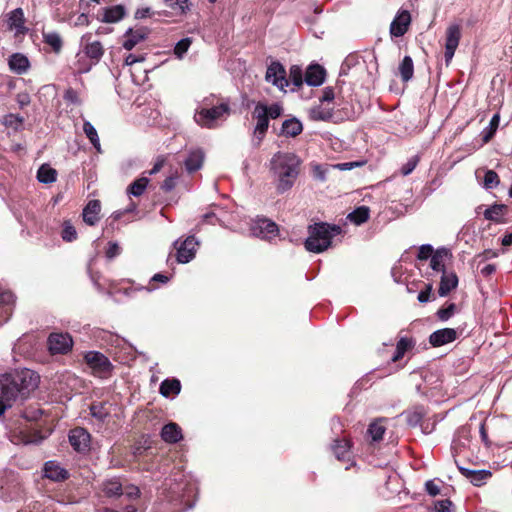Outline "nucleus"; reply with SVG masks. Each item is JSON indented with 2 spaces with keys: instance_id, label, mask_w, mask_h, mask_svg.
<instances>
[{
  "instance_id": "f257e3e1",
  "label": "nucleus",
  "mask_w": 512,
  "mask_h": 512,
  "mask_svg": "<svg viewBox=\"0 0 512 512\" xmlns=\"http://www.w3.org/2000/svg\"><path fill=\"white\" fill-rule=\"evenodd\" d=\"M39 384V375L30 369L0 375V416L18 399H25Z\"/></svg>"
},
{
  "instance_id": "f03ea898",
  "label": "nucleus",
  "mask_w": 512,
  "mask_h": 512,
  "mask_svg": "<svg viewBox=\"0 0 512 512\" xmlns=\"http://www.w3.org/2000/svg\"><path fill=\"white\" fill-rule=\"evenodd\" d=\"M301 161L297 155L290 152H277L270 160V170L276 181L279 193L290 190L298 175Z\"/></svg>"
},
{
  "instance_id": "7ed1b4c3",
  "label": "nucleus",
  "mask_w": 512,
  "mask_h": 512,
  "mask_svg": "<svg viewBox=\"0 0 512 512\" xmlns=\"http://www.w3.org/2000/svg\"><path fill=\"white\" fill-rule=\"evenodd\" d=\"M231 108L228 102L214 104V97L205 98L194 113L195 122L207 129L217 128L230 115Z\"/></svg>"
},
{
  "instance_id": "20e7f679",
  "label": "nucleus",
  "mask_w": 512,
  "mask_h": 512,
  "mask_svg": "<svg viewBox=\"0 0 512 512\" xmlns=\"http://www.w3.org/2000/svg\"><path fill=\"white\" fill-rule=\"evenodd\" d=\"M342 229L339 225L328 224L325 222L315 223L308 228V234L305 241V248L309 252L321 253L332 245V239L340 235Z\"/></svg>"
},
{
  "instance_id": "39448f33",
  "label": "nucleus",
  "mask_w": 512,
  "mask_h": 512,
  "mask_svg": "<svg viewBox=\"0 0 512 512\" xmlns=\"http://www.w3.org/2000/svg\"><path fill=\"white\" fill-rule=\"evenodd\" d=\"M84 359L94 376L99 378L111 376L113 365L104 354L97 351H89L85 354Z\"/></svg>"
},
{
  "instance_id": "423d86ee",
  "label": "nucleus",
  "mask_w": 512,
  "mask_h": 512,
  "mask_svg": "<svg viewBox=\"0 0 512 512\" xmlns=\"http://www.w3.org/2000/svg\"><path fill=\"white\" fill-rule=\"evenodd\" d=\"M266 111V104L258 102L252 112V118L256 120V126L254 128L253 143L255 146H259L266 135L269 127V117Z\"/></svg>"
},
{
  "instance_id": "0eeeda50",
  "label": "nucleus",
  "mask_w": 512,
  "mask_h": 512,
  "mask_svg": "<svg viewBox=\"0 0 512 512\" xmlns=\"http://www.w3.org/2000/svg\"><path fill=\"white\" fill-rule=\"evenodd\" d=\"M250 232L255 237L271 240L278 235V226L270 219L257 218L252 222Z\"/></svg>"
},
{
  "instance_id": "6e6552de",
  "label": "nucleus",
  "mask_w": 512,
  "mask_h": 512,
  "mask_svg": "<svg viewBox=\"0 0 512 512\" xmlns=\"http://www.w3.org/2000/svg\"><path fill=\"white\" fill-rule=\"evenodd\" d=\"M461 26L458 23L450 24L445 33V62L448 65L454 57L461 39Z\"/></svg>"
},
{
  "instance_id": "1a4fd4ad",
  "label": "nucleus",
  "mask_w": 512,
  "mask_h": 512,
  "mask_svg": "<svg viewBox=\"0 0 512 512\" xmlns=\"http://www.w3.org/2000/svg\"><path fill=\"white\" fill-rule=\"evenodd\" d=\"M265 79L281 91H285V88L289 85V81L286 77V70L284 66L277 61H273L268 66Z\"/></svg>"
},
{
  "instance_id": "9d476101",
  "label": "nucleus",
  "mask_w": 512,
  "mask_h": 512,
  "mask_svg": "<svg viewBox=\"0 0 512 512\" xmlns=\"http://www.w3.org/2000/svg\"><path fill=\"white\" fill-rule=\"evenodd\" d=\"M198 245L199 242L194 236L187 237L183 242L179 240L175 241L174 246L177 250V261L183 264L190 262L195 257Z\"/></svg>"
},
{
  "instance_id": "9b49d317",
  "label": "nucleus",
  "mask_w": 512,
  "mask_h": 512,
  "mask_svg": "<svg viewBox=\"0 0 512 512\" xmlns=\"http://www.w3.org/2000/svg\"><path fill=\"white\" fill-rule=\"evenodd\" d=\"M72 346L73 340L68 333H51L48 337V348L52 354H66Z\"/></svg>"
},
{
  "instance_id": "f8f14e48",
  "label": "nucleus",
  "mask_w": 512,
  "mask_h": 512,
  "mask_svg": "<svg viewBox=\"0 0 512 512\" xmlns=\"http://www.w3.org/2000/svg\"><path fill=\"white\" fill-rule=\"evenodd\" d=\"M90 434L81 427L74 428L69 433V442L73 449L85 453L90 449Z\"/></svg>"
},
{
  "instance_id": "ddd939ff",
  "label": "nucleus",
  "mask_w": 512,
  "mask_h": 512,
  "mask_svg": "<svg viewBox=\"0 0 512 512\" xmlns=\"http://www.w3.org/2000/svg\"><path fill=\"white\" fill-rule=\"evenodd\" d=\"M14 303L13 294L0 286V326L12 315Z\"/></svg>"
},
{
  "instance_id": "4468645a",
  "label": "nucleus",
  "mask_w": 512,
  "mask_h": 512,
  "mask_svg": "<svg viewBox=\"0 0 512 512\" xmlns=\"http://www.w3.org/2000/svg\"><path fill=\"white\" fill-rule=\"evenodd\" d=\"M8 28L15 32V35H24L27 32L25 18L22 8H16L7 15Z\"/></svg>"
},
{
  "instance_id": "2eb2a0df",
  "label": "nucleus",
  "mask_w": 512,
  "mask_h": 512,
  "mask_svg": "<svg viewBox=\"0 0 512 512\" xmlns=\"http://www.w3.org/2000/svg\"><path fill=\"white\" fill-rule=\"evenodd\" d=\"M91 33H86L81 38V43L84 44V53L91 60L98 62L103 56L104 49L99 41H90Z\"/></svg>"
},
{
  "instance_id": "dca6fc26",
  "label": "nucleus",
  "mask_w": 512,
  "mask_h": 512,
  "mask_svg": "<svg viewBox=\"0 0 512 512\" xmlns=\"http://www.w3.org/2000/svg\"><path fill=\"white\" fill-rule=\"evenodd\" d=\"M457 338V332L452 328H443L434 331L429 336V342L433 347H440L445 344L455 341Z\"/></svg>"
},
{
  "instance_id": "f3484780",
  "label": "nucleus",
  "mask_w": 512,
  "mask_h": 512,
  "mask_svg": "<svg viewBox=\"0 0 512 512\" xmlns=\"http://www.w3.org/2000/svg\"><path fill=\"white\" fill-rule=\"evenodd\" d=\"M460 473L467 478L473 485L481 486L485 484L492 476L489 470H472L462 466H458Z\"/></svg>"
},
{
  "instance_id": "a211bd4d",
  "label": "nucleus",
  "mask_w": 512,
  "mask_h": 512,
  "mask_svg": "<svg viewBox=\"0 0 512 512\" xmlns=\"http://www.w3.org/2000/svg\"><path fill=\"white\" fill-rule=\"evenodd\" d=\"M148 31L145 28L129 29L124 35L123 47L132 50L138 43L146 39Z\"/></svg>"
},
{
  "instance_id": "6ab92c4d",
  "label": "nucleus",
  "mask_w": 512,
  "mask_h": 512,
  "mask_svg": "<svg viewBox=\"0 0 512 512\" xmlns=\"http://www.w3.org/2000/svg\"><path fill=\"white\" fill-rule=\"evenodd\" d=\"M410 14L407 11L400 13L391 23L390 32L395 37L403 36L410 24Z\"/></svg>"
},
{
  "instance_id": "aec40b11",
  "label": "nucleus",
  "mask_w": 512,
  "mask_h": 512,
  "mask_svg": "<svg viewBox=\"0 0 512 512\" xmlns=\"http://www.w3.org/2000/svg\"><path fill=\"white\" fill-rule=\"evenodd\" d=\"M101 204L99 200H90L83 209V220L86 224L93 226L99 221Z\"/></svg>"
},
{
  "instance_id": "412c9836",
  "label": "nucleus",
  "mask_w": 512,
  "mask_h": 512,
  "mask_svg": "<svg viewBox=\"0 0 512 512\" xmlns=\"http://www.w3.org/2000/svg\"><path fill=\"white\" fill-rule=\"evenodd\" d=\"M44 476L53 481H62L68 477V472L56 461H48L44 466Z\"/></svg>"
},
{
  "instance_id": "4be33fe9",
  "label": "nucleus",
  "mask_w": 512,
  "mask_h": 512,
  "mask_svg": "<svg viewBox=\"0 0 512 512\" xmlns=\"http://www.w3.org/2000/svg\"><path fill=\"white\" fill-rule=\"evenodd\" d=\"M325 79V70L318 64L310 65L305 73V82L309 86H320Z\"/></svg>"
},
{
  "instance_id": "5701e85b",
  "label": "nucleus",
  "mask_w": 512,
  "mask_h": 512,
  "mask_svg": "<svg viewBox=\"0 0 512 512\" xmlns=\"http://www.w3.org/2000/svg\"><path fill=\"white\" fill-rule=\"evenodd\" d=\"M8 65L11 71L19 75L26 73L30 67L28 58L21 53L12 54L9 57Z\"/></svg>"
},
{
  "instance_id": "b1692460",
  "label": "nucleus",
  "mask_w": 512,
  "mask_h": 512,
  "mask_svg": "<svg viewBox=\"0 0 512 512\" xmlns=\"http://www.w3.org/2000/svg\"><path fill=\"white\" fill-rule=\"evenodd\" d=\"M458 285V277L454 272L443 271L438 293L441 297L447 296Z\"/></svg>"
},
{
  "instance_id": "393cba45",
  "label": "nucleus",
  "mask_w": 512,
  "mask_h": 512,
  "mask_svg": "<svg viewBox=\"0 0 512 512\" xmlns=\"http://www.w3.org/2000/svg\"><path fill=\"white\" fill-rule=\"evenodd\" d=\"M182 437V430L180 426L174 422L164 425L161 430V438L166 443H177L182 439Z\"/></svg>"
},
{
  "instance_id": "a878e982",
  "label": "nucleus",
  "mask_w": 512,
  "mask_h": 512,
  "mask_svg": "<svg viewBox=\"0 0 512 512\" xmlns=\"http://www.w3.org/2000/svg\"><path fill=\"white\" fill-rule=\"evenodd\" d=\"M124 16V7L121 5H115L112 7L104 8L102 16H99L98 19L104 23H116L123 19Z\"/></svg>"
},
{
  "instance_id": "bb28decb",
  "label": "nucleus",
  "mask_w": 512,
  "mask_h": 512,
  "mask_svg": "<svg viewBox=\"0 0 512 512\" xmlns=\"http://www.w3.org/2000/svg\"><path fill=\"white\" fill-rule=\"evenodd\" d=\"M204 153L200 149L189 152L184 161V166L189 173L199 170L203 165Z\"/></svg>"
},
{
  "instance_id": "cd10ccee",
  "label": "nucleus",
  "mask_w": 512,
  "mask_h": 512,
  "mask_svg": "<svg viewBox=\"0 0 512 512\" xmlns=\"http://www.w3.org/2000/svg\"><path fill=\"white\" fill-rule=\"evenodd\" d=\"M302 130V123L296 118L285 120L281 127V133L286 137H296L302 132Z\"/></svg>"
},
{
  "instance_id": "c85d7f7f",
  "label": "nucleus",
  "mask_w": 512,
  "mask_h": 512,
  "mask_svg": "<svg viewBox=\"0 0 512 512\" xmlns=\"http://www.w3.org/2000/svg\"><path fill=\"white\" fill-rule=\"evenodd\" d=\"M102 490L108 497L123 495V486L118 478L108 479L103 482Z\"/></svg>"
},
{
  "instance_id": "c756f323",
  "label": "nucleus",
  "mask_w": 512,
  "mask_h": 512,
  "mask_svg": "<svg viewBox=\"0 0 512 512\" xmlns=\"http://www.w3.org/2000/svg\"><path fill=\"white\" fill-rule=\"evenodd\" d=\"M180 390L181 384L177 379H165L160 385V394L164 397L178 395Z\"/></svg>"
},
{
  "instance_id": "7c9ffc66",
  "label": "nucleus",
  "mask_w": 512,
  "mask_h": 512,
  "mask_svg": "<svg viewBox=\"0 0 512 512\" xmlns=\"http://www.w3.org/2000/svg\"><path fill=\"white\" fill-rule=\"evenodd\" d=\"M37 179L44 184L53 183L57 179V171L48 164H43L37 171Z\"/></svg>"
},
{
  "instance_id": "2f4dec72",
  "label": "nucleus",
  "mask_w": 512,
  "mask_h": 512,
  "mask_svg": "<svg viewBox=\"0 0 512 512\" xmlns=\"http://www.w3.org/2000/svg\"><path fill=\"white\" fill-rule=\"evenodd\" d=\"M83 132L85 133L86 137L89 139L93 147L97 150V152H101V144L100 139L98 136V133L95 129V127L89 122L84 121L83 123Z\"/></svg>"
},
{
  "instance_id": "473e14b6",
  "label": "nucleus",
  "mask_w": 512,
  "mask_h": 512,
  "mask_svg": "<svg viewBox=\"0 0 512 512\" xmlns=\"http://www.w3.org/2000/svg\"><path fill=\"white\" fill-rule=\"evenodd\" d=\"M399 73L404 82L409 81L413 77L414 65L410 56H405L399 65Z\"/></svg>"
},
{
  "instance_id": "72a5a7b5",
  "label": "nucleus",
  "mask_w": 512,
  "mask_h": 512,
  "mask_svg": "<svg viewBox=\"0 0 512 512\" xmlns=\"http://www.w3.org/2000/svg\"><path fill=\"white\" fill-rule=\"evenodd\" d=\"M499 122H500L499 115L494 114L489 122V125L487 127H485L481 132V137H482L483 143H488L492 139V137L494 136V134L496 133V131L498 129Z\"/></svg>"
},
{
  "instance_id": "f704fd0d",
  "label": "nucleus",
  "mask_w": 512,
  "mask_h": 512,
  "mask_svg": "<svg viewBox=\"0 0 512 512\" xmlns=\"http://www.w3.org/2000/svg\"><path fill=\"white\" fill-rule=\"evenodd\" d=\"M333 451L338 460L349 459L350 444L346 439L336 440L333 446Z\"/></svg>"
},
{
  "instance_id": "c9c22d12",
  "label": "nucleus",
  "mask_w": 512,
  "mask_h": 512,
  "mask_svg": "<svg viewBox=\"0 0 512 512\" xmlns=\"http://www.w3.org/2000/svg\"><path fill=\"white\" fill-rule=\"evenodd\" d=\"M370 210L366 206H360L348 214L347 218L354 224L360 225L369 218Z\"/></svg>"
},
{
  "instance_id": "e433bc0d",
  "label": "nucleus",
  "mask_w": 512,
  "mask_h": 512,
  "mask_svg": "<svg viewBox=\"0 0 512 512\" xmlns=\"http://www.w3.org/2000/svg\"><path fill=\"white\" fill-rule=\"evenodd\" d=\"M413 346H414V343L411 339H408L405 337L401 338L397 343L396 351H395L394 355L392 356V361L393 362L399 361L404 356V354L409 349H411Z\"/></svg>"
},
{
  "instance_id": "4c0bfd02",
  "label": "nucleus",
  "mask_w": 512,
  "mask_h": 512,
  "mask_svg": "<svg viewBox=\"0 0 512 512\" xmlns=\"http://www.w3.org/2000/svg\"><path fill=\"white\" fill-rule=\"evenodd\" d=\"M446 251H437L433 254V256L430 259V267L436 271L441 272L443 274V271H445V259L447 257Z\"/></svg>"
},
{
  "instance_id": "58836bf2",
  "label": "nucleus",
  "mask_w": 512,
  "mask_h": 512,
  "mask_svg": "<svg viewBox=\"0 0 512 512\" xmlns=\"http://www.w3.org/2000/svg\"><path fill=\"white\" fill-rule=\"evenodd\" d=\"M506 210V206L502 204H495L490 207H488L484 211V217L487 220L490 221H499L501 216L503 215L504 211Z\"/></svg>"
},
{
  "instance_id": "ea45409f",
  "label": "nucleus",
  "mask_w": 512,
  "mask_h": 512,
  "mask_svg": "<svg viewBox=\"0 0 512 512\" xmlns=\"http://www.w3.org/2000/svg\"><path fill=\"white\" fill-rule=\"evenodd\" d=\"M402 416L405 417L409 426L415 427L421 422L424 412L422 408H415L414 410L404 412Z\"/></svg>"
},
{
  "instance_id": "a19ab883",
  "label": "nucleus",
  "mask_w": 512,
  "mask_h": 512,
  "mask_svg": "<svg viewBox=\"0 0 512 512\" xmlns=\"http://www.w3.org/2000/svg\"><path fill=\"white\" fill-rule=\"evenodd\" d=\"M332 117V109L322 106L313 107L310 110V118L316 121H326Z\"/></svg>"
},
{
  "instance_id": "79ce46f5",
  "label": "nucleus",
  "mask_w": 512,
  "mask_h": 512,
  "mask_svg": "<svg viewBox=\"0 0 512 512\" xmlns=\"http://www.w3.org/2000/svg\"><path fill=\"white\" fill-rule=\"evenodd\" d=\"M149 183L148 178L141 177L137 180H135L129 187H128V193L130 195H133L135 197H138L143 194L145 191L147 185Z\"/></svg>"
},
{
  "instance_id": "37998d69",
  "label": "nucleus",
  "mask_w": 512,
  "mask_h": 512,
  "mask_svg": "<svg viewBox=\"0 0 512 512\" xmlns=\"http://www.w3.org/2000/svg\"><path fill=\"white\" fill-rule=\"evenodd\" d=\"M44 42L52 47L55 52H59L62 48V39L57 32L43 33Z\"/></svg>"
},
{
  "instance_id": "c03bdc74",
  "label": "nucleus",
  "mask_w": 512,
  "mask_h": 512,
  "mask_svg": "<svg viewBox=\"0 0 512 512\" xmlns=\"http://www.w3.org/2000/svg\"><path fill=\"white\" fill-rule=\"evenodd\" d=\"M385 430V426H383L380 421H375L369 425L368 434L373 441H379L383 438Z\"/></svg>"
},
{
  "instance_id": "a18cd8bd",
  "label": "nucleus",
  "mask_w": 512,
  "mask_h": 512,
  "mask_svg": "<svg viewBox=\"0 0 512 512\" xmlns=\"http://www.w3.org/2000/svg\"><path fill=\"white\" fill-rule=\"evenodd\" d=\"M61 237L66 242H72L76 240L77 232L70 221H64L61 231Z\"/></svg>"
},
{
  "instance_id": "49530a36",
  "label": "nucleus",
  "mask_w": 512,
  "mask_h": 512,
  "mask_svg": "<svg viewBox=\"0 0 512 512\" xmlns=\"http://www.w3.org/2000/svg\"><path fill=\"white\" fill-rule=\"evenodd\" d=\"M288 81H291L293 83V85L297 88L302 86L303 73H302V69L299 66H297V65L291 66L290 71H289V80Z\"/></svg>"
},
{
  "instance_id": "de8ad7c7",
  "label": "nucleus",
  "mask_w": 512,
  "mask_h": 512,
  "mask_svg": "<svg viewBox=\"0 0 512 512\" xmlns=\"http://www.w3.org/2000/svg\"><path fill=\"white\" fill-rule=\"evenodd\" d=\"M165 3L175 14L181 15L188 10V0H165Z\"/></svg>"
},
{
  "instance_id": "09e8293b",
  "label": "nucleus",
  "mask_w": 512,
  "mask_h": 512,
  "mask_svg": "<svg viewBox=\"0 0 512 512\" xmlns=\"http://www.w3.org/2000/svg\"><path fill=\"white\" fill-rule=\"evenodd\" d=\"M499 184L498 174L493 170H487L484 175L483 185L486 189H492Z\"/></svg>"
},
{
  "instance_id": "8fccbe9b",
  "label": "nucleus",
  "mask_w": 512,
  "mask_h": 512,
  "mask_svg": "<svg viewBox=\"0 0 512 512\" xmlns=\"http://www.w3.org/2000/svg\"><path fill=\"white\" fill-rule=\"evenodd\" d=\"M192 41L190 38H183L177 44L174 48V54L177 56V58L182 59L185 53L188 51Z\"/></svg>"
},
{
  "instance_id": "3c124183",
  "label": "nucleus",
  "mask_w": 512,
  "mask_h": 512,
  "mask_svg": "<svg viewBox=\"0 0 512 512\" xmlns=\"http://www.w3.org/2000/svg\"><path fill=\"white\" fill-rule=\"evenodd\" d=\"M91 415L97 420H104L108 416V411L102 403L93 404L90 407Z\"/></svg>"
},
{
  "instance_id": "603ef678",
  "label": "nucleus",
  "mask_w": 512,
  "mask_h": 512,
  "mask_svg": "<svg viewBox=\"0 0 512 512\" xmlns=\"http://www.w3.org/2000/svg\"><path fill=\"white\" fill-rule=\"evenodd\" d=\"M419 163V156H413L411 158H409L407 160V162L405 164H403V166L401 167V174L403 176H408L409 174H411L414 169L416 168V166L418 165Z\"/></svg>"
},
{
  "instance_id": "864d4df0",
  "label": "nucleus",
  "mask_w": 512,
  "mask_h": 512,
  "mask_svg": "<svg viewBox=\"0 0 512 512\" xmlns=\"http://www.w3.org/2000/svg\"><path fill=\"white\" fill-rule=\"evenodd\" d=\"M455 312H456V305L454 303H450V304H448L447 307L440 308L437 311V317L441 321H447L450 317H452L454 315Z\"/></svg>"
},
{
  "instance_id": "5fc2aeb1",
  "label": "nucleus",
  "mask_w": 512,
  "mask_h": 512,
  "mask_svg": "<svg viewBox=\"0 0 512 512\" xmlns=\"http://www.w3.org/2000/svg\"><path fill=\"white\" fill-rule=\"evenodd\" d=\"M266 111H268L267 115H268L269 119L270 118L276 119V118L280 117L281 114L283 113V108L280 104L274 103L270 106L266 105Z\"/></svg>"
},
{
  "instance_id": "6e6d98bb",
  "label": "nucleus",
  "mask_w": 512,
  "mask_h": 512,
  "mask_svg": "<svg viewBox=\"0 0 512 512\" xmlns=\"http://www.w3.org/2000/svg\"><path fill=\"white\" fill-rule=\"evenodd\" d=\"M452 506L453 503L450 500H440L435 502L434 510L435 512H451Z\"/></svg>"
},
{
  "instance_id": "4d7b16f0",
  "label": "nucleus",
  "mask_w": 512,
  "mask_h": 512,
  "mask_svg": "<svg viewBox=\"0 0 512 512\" xmlns=\"http://www.w3.org/2000/svg\"><path fill=\"white\" fill-rule=\"evenodd\" d=\"M121 253V248L116 242H109L106 250V257L113 259Z\"/></svg>"
},
{
  "instance_id": "13d9d810",
  "label": "nucleus",
  "mask_w": 512,
  "mask_h": 512,
  "mask_svg": "<svg viewBox=\"0 0 512 512\" xmlns=\"http://www.w3.org/2000/svg\"><path fill=\"white\" fill-rule=\"evenodd\" d=\"M433 256V248L431 245H422L418 250V259L427 260Z\"/></svg>"
},
{
  "instance_id": "bf43d9fd",
  "label": "nucleus",
  "mask_w": 512,
  "mask_h": 512,
  "mask_svg": "<svg viewBox=\"0 0 512 512\" xmlns=\"http://www.w3.org/2000/svg\"><path fill=\"white\" fill-rule=\"evenodd\" d=\"M362 164H363L362 162H357V161H354V162H344V163H338V164L332 165L331 168L332 169H338V170H341V171H347V170H351V169H353L355 167H359Z\"/></svg>"
},
{
  "instance_id": "052dcab7",
  "label": "nucleus",
  "mask_w": 512,
  "mask_h": 512,
  "mask_svg": "<svg viewBox=\"0 0 512 512\" xmlns=\"http://www.w3.org/2000/svg\"><path fill=\"white\" fill-rule=\"evenodd\" d=\"M425 489L431 496H436L440 493V486L435 480H428L425 483Z\"/></svg>"
},
{
  "instance_id": "680f3d73",
  "label": "nucleus",
  "mask_w": 512,
  "mask_h": 512,
  "mask_svg": "<svg viewBox=\"0 0 512 512\" xmlns=\"http://www.w3.org/2000/svg\"><path fill=\"white\" fill-rule=\"evenodd\" d=\"M431 291H432V284L426 285V289L420 291V293L418 294V301L421 303L428 302L429 298H430Z\"/></svg>"
},
{
  "instance_id": "e2e57ef3",
  "label": "nucleus",
  "mask_w": 512,
  "mask_h": 512,
  "mask_svg": "<svg viewBox=\"0 0 512 512\" xmlns=\"http://www.w3.org/2000/svg\"><path fill=\"white\" fill-rule=\"evenodd\" d=\"M16 101L21 108L28 106L30 104V96L28 93H19L17 94Z\"/></svg>"
},
{
  "instance_id": "0e129e2a",
  "label": "nucleus",
  "mask_w": 512,
  "mask_h": 512,
  "mask_svg": "<svg viewBox=\"0 0 512 512\" xmlns=\"http://www.w3.org/2000/svg\"><path fill=\"white\" fill-rule=\"evenodd\" d=\"M313 175L320 181L326 180V169L322 168L320 165H316L313 168Z\"/></svg>"
},
{
  "instance_id": "69168bd1",
  "label": "nucleus",
  "mask_w": 512,
  "mask_h": 512,
  "mask_svg": "<svg viewBox=\"0 0 512 512\" xmlns=\"http://www.w3.org/2000/svg\"><path fill=\"white\" fill-rule=\"evenodd\" d=\"M334 99V91L331 87H326L323 90L322 96L320 98L321 102H331Z\"/></svg>"
},
{
  "instance_id": "338daca9",
  "label": "nucleus",
  "mask_w": 512,
  "mask_h": 512,
  "mask_svg": "<svg viewBox=\"0 0 512 512\" xmlns=\"http://www.w3.org/2000/svg\"><path fill=\"white\" fill-rule=\"evenodd\" d=\"M89 23H90V21H89L88 15L85 13H82V14L78 15V17L76 18L74 25L75 26H88Z\"/></svg>"
},
{
  "instance_id": "774afa93",
  "label": "nucleus",
  "mask_w": 512,
  "mask_h": 512,
  "mask_svg": "<svg viewBox=\"0 0 512 512\" xmlns=\"http://www.w3.org/2000/svg\"><path fill=\"white\" fill-rule=\"evenodd\" d=\"M143 60H144V58H143L142 56H136V55H134V54H129V55H128V56H126V58H125V64H126L127 66H131V65H133V64H135V63H137V62H141V61H143Z\"/></svg>"
}]
</instances>
